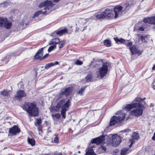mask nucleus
Instances as JSON below:
<instances>
[{
	"label": "nucleus",
	"instance_id": "obj_1",
	"mask_svg": "<svg viewBox=\"0 0 155 155\" xmlns=\"http://www.w3.org/2000/svg\"><path fill=\"white\" fill-rule=\"evenodd\" d=\"M52 1L47 0L40 3L38 5L40 8H42L41 10L36 12L34 15L33 18L38 16L41 14L47 15L52 11V8L54 5Z\"/></svg>",
	"mask_w": 155,
	"mask_h": 155
},
{
	"label": "nucleus",
	"instance_id": "obj_2",
	"mask_svg": "<svg viewBox=\"0 0 155 155\" xmlns=\"http://www.w3.org/2000/svg\"><path fill=\"white\" fill-rule=\"evenodd\" d=\"M22 107L27 112L30 116H37L39 114L38 108L37 107L35 103H25Z\"/></svg>",
	"mask_w": 155,
	"mask_h": 155
},
{
	"label": "nucleus",
	"instance_id": "obj_3",
	"mask_svg": "<svg viewBox=\"0 0 155 155\" xmlns=\"http://www.w3.org/2000/svg\"><path fill=\"white\" fill-rule=\"evenodd\" d=\"M71 105V101L69 99L65 103L64 100L62 99L60 100L57 103V107H58L59 109L61 108V112L63 118L64 119L65 118L66 112L68 110Z\"/></svg>",
	"mask_w": 155,
	"mask_h": 155
},
{
	"label": "nucleus",
	"instance_id": "obj_4",
	"mask_svg": "<svg viewBox=\"0 0 155 155\" xmlns=\"http://www.w3.org/2000/svg\"><path fill=\"white\" fill-rule=\"evenodd\" d=\"M117 116H113L110 119V126L114 125L116 123L121 124L122 121L124 120L125 114L121 111H119L117 112Z\"/></svg>",
	"mask_w": 155,
	"mask_h": 155
},
{
	"label": "nucleus",
	"instance_id": "obj_5",
	"mask_svg": "<svg viewBox=\"0 0 155 155\" xmlns=\"http://www.w3.org/2000/svg\"><path fill=\"white\" fill-rule=\"evenodd\" d=\"M145 97L142 99L141 97H136V117H139L143 114L144 104L145 102L144 101Z\"/></svg>",
	"mask_w": 155,
	"mask_h": 155
},
{
	"label": "nucleus",
	"instance_id": "obj_6",
	"mask_svg": "<svg viewBox=\"0 0 155 155\" xmlns=\"http://www.w3.org/2000/svg\"><path fill=\"white\" fill-rule=\"evenodd\" d=\"M108 137L109 138V137L107 136L102 135L93 139L91 140V142L89 144V147H92L93 149V148L95 147V146L94 145H92L94 143L97 145L102 143L104 140H105V138L107 139Z\"/></svg>",
	"mask_w": 155,
	"mask_h": 155
},
{
	"label": "nucleus",
	"instance_id": "obj_7",
	"mask_svg": "<svg viewBox=\"0 0 155 155\" xmlns=\"http://www.w3.org/2000/svg\"><path fill=\"white\" fill-rule=\"evenodd\" d=\"M107 64L104 63L101 68H99L98 71L97 72V77H100L101 78H103L107 74Z\"/></svg>",
	"mask_w": 155,
	"mask_h": 155
},
{
	"label": "nucleus",
	"instance_id": "obj_8",
	"mask_svg": "<svg viewBox=\"0 0 155 155\" xmlns=\"http://www.w3.org/2000/svg\"><path fill=\"white\" fill-rule=\"evenodd\" d=\"M12 26V23L6 18H0V27H4L6 29L10 28Z\"/></svg>",
	"mask_w": 155,
	"mask_h": 155
},
{
	"label": "nucleus",
	"instance_id": "obj_9",
	"mask_svg": "<svg viewBox=\"0 0 155 155\" xmlns=\"http://www.w3.org/2000/svg\"><path fill=\"white\" fill-rule=\"evenodd\" d=\"M124 7L121 6H116L114 8V12H115V18H116L121 15L122 13L124 11Z\"/></svg>",
	"mask_w": 155,
	"mask_h": 155
},
{
	"label": "nucleus",
	"instance_id": "obj_10",
	"mask_svg": "<svg viewBox=\"0 0 155 155\" xmlns=\"http://www.w3.org/2000/svg\"><path fill=\"white\" fill-rule=\"evenodd\" d=\"M112 145L114 147L118 145L121 142V137L117 134L114 135L112 136Z\"/></svg>",
	"mask_w": 155,
	"mask_h": 155
},
{
	"label": "nucleus",
	"instance_id": "obj_11",
	"mask_svg": "<svg viewBox=\"0 0 155 155\" xmlns=\"http://www.w3.org/2000/svg\"><path fill=\"white\" fill-rule=\"evenodd\" d=\"M26 96V93L22 90H19L16 92V94L15 96V98L16 100L20 101L23 97Z\"/></svg>",
	"mask_w": 155,
	"mask_h": 155
},
{
	"label": "nucleus",
	"instance_id": "obj_12",
	"mask_svg": "<svg viewBox=\"0 0 155 155\" xmlns=\"http://www.w3.org/2000/svg\"><path fill=\"white\" fill-rule=\"evenodd\" d=\"M20 132V129L18 126L16 125L14 126L12 128H10L9 131V133L12 135H16L17 133H19Z\"/></svg>",
	"mask_w": 155,
	"mask_h": 155
},
{
	"label": "nucleus",
	"instance_id": "obj_13",
	"mask_svg": "<svg viewBox=\"0 0 155 155\" xmlns=\"http://www.w3.org/2000/svg\"><path fill=\"white\" fill-rule=\"evenodd\" d=\"M102 13L104 16V18H108L113 17L114 15L111 11L108 9H106L105 11Z\"/></svg>",
	"mask_w": 155,
	"mask_h": 155
},
{
	"label": "nucleus",
	"instance_id": "obj_14",
	"mask_svg": "<svg viewBox=\"0 0 155 155\" xmlns=\"http://www.w3.org/2000/svg\"><path fill=\"white\" fill-rule=\"evenodd\" d=\"M73 90L71 87H68L64 89H62L61 91V94H64L66 96L69 95Z\"/></svg>",
	"mask_w": 155,
	"mask_h": 155
},
{
	"label": "nucleus",
	"instance_id": "obj_15",
	"mask_svg": "<svg viewBox=\"0 0 155 155\" xmlns=\"http://www.w3.org/2000/svg\"><path fill=\"white\" fill-rule=\"evenodd\" d=\"M134 100L132 104H128L126 105L124 109L127 111H129L132 108L136 107V102Z\"/></svg>",
	"mask_w": 155,
	"mask_h": 155
},
{
	"label": "nucleus",
	"instance_id": "obj_16",
	"mask_svg": "<svg viewBox=\"0 0 155 155\" xmlns=\"http://www.w3.org/2000/svg\"><path fill=\"white\" fill-rule=\"evenodd\" d=\"M44 48H41L38 50L36 53V55L35 56V59H38L41 58L43 54Z\"/></svg>",
	"mask_w": 155,
	"mask_h": 155
},
{
	"label": "nucleus",
	"instance_id": "obj_17",
	"mask_svg": "<svg viewBox=\"0 0 155 155\" xmlns=\"http://www.w3.org/2000/svg\"><path fill=\"white\" fill-rule=\"evenodd\" d=\"M148 35H141L139 38L138 42L140 43L147 42L148 40Z\"/></svg>",
	"mask_w": 155,
	"mask_h": 155
},
{
	"label": "nucleus",
	"instance_id": "obj_18",
	"mask_svg": "<svg viewBox=\"0 0 155 155\" xmlns=\"http://www.w3.org/2000/svg\"><path fill=\"white\" fill-rule=\"evenodd\" d=\"M85 155H97L92 147H88L86 150Z\"/></svg>",
	"mask_w": 155,
	"mask_h": 155
},
{
	"label": "nucleus",
	"instance_id": "obj_19",
	"mask_svg": "<svg viewBox=\"0 0 155 155\" xmlns=\"http://www.w3.org/2000/svg\"><path fill=\"white\" fill-rule=\"evenodd\" d=\"M58 134H57L55 133L53 135V137H54L53 139H52V142L53 143H57L59 142V139L58 137Z\"/></svg>",
	"mask_w": 155,
	"mask_h": 155
},
{
	"label": "nucleus",
	"instance_id": "obj_20",
	"mask_svg": "<svg viewBox=\"0 0 155 155\" xmlns=\"http://www.w3.org/2000/svg\"><path fill=\"white\" fill-rule=\"evenodd\" d=\"M68 31L67 29L65 28L64 29L58 31H55L54 33H55L57 35H62L63 34L67 32Z\"/></svg>",
	"mask_w": 155,
	"mask_h": 155
},
{
	"label": "nucleus",
	"instance_id": "obj_21",
	"mask_svg": "<svg viewBox=\"0 0 155 155\" xmlns=\"http://www.w3.org/2000/svg\"><path fill=\"white\" fill-rule=\"evenodd\" d=\"M130 152L129 149L128 148H124L121 151V155H125Z\"/></svg>",
	"mask_w": 155,
	"mask_h": 155
},
{
	"label": "nucleus",
	"instance_id": "obj_22",
	"mask_svg": "<svg viewBox=\"0 0 155 155\" xmlns=\"http://www.w3.org/2000/svg\"><path fill=\"white\" fill-rule=\"evenodd\" d=\"M59 39L57 38H54L50 41L49 44H58V43L59 42Z\"/></svg>",
	"mask_w": 155,
	"mask_h": 155
},
{
	"label": "nucleus",
	"instance_id": "obj_23",
	"mask_svg": "<svg viewBox=\"0 0 155 155\" xmlns=\"http://www.w3.org/2000/svg\"><path fill=\"white\" fill-rule=\"evenodd\" d=\"M143 21L145 23H148L150 24H151V17L144 18L143 19Z\"/></svg>",
	"mask_w": 155,
	"mask_h": 155
},
{
	"label": "nucleus",
	"instance_id": "obj_24",
	"mask_svg": "<svg viewBox=\"0 0 155 155\" xmlns=\"http://www.w3.org/2000/svg\"><path fill=\"white\" fill-rule=\"evenodd\" d=\"M130 50L132 55L136 53V45H133L132 47L130 48Z\"/></svg>",
	"mask_w": 155,
	"mask_h": 155
},
{
	"label": "nucleus",
	"instance_id": "obj_25",
	"mask_svg": "<svg viewBox=\"0 0 155 155\" xmlns=\"http://www.w3.org/2000/svg\"><path fill=\"white\" fill-rule=\"evenodd\" d=\"M65 44V41H59V42L58 43V47L59 49H61L64 46V45Z\"/></svg>",
	"mask_w": 155,
	"mask_h": 155
},
{
	"label": "nucleus",
	"instance_id": "obj_26",
	"mask_svg": "<svg viewBox=\"0 0 155 155\" xmlns=\"http://www.w3.org/2000/svg\"><path fill=\"white\" fill-rule=\"evenodd\" d=\"M28 143L32 146H34L35 144V140L33 139L28 138Z\"/></svg>",
	"mask_w": 155,
	"mask_h": 155
},
{
	"label": "nucleus",
	"instance_id": "obj_27",
	"mask_svg": "<svg viewBox=\"0 0 155 155\" xmlns=\"http://www.w3.org/2000/svg\"><path fill=\"white\" fill-rule=\"evenodd\" d=\"M104 44L107 47H110L111 45V42L109 40H106L104 41Z\"/></svg>",
	"mask_w": 155,
	"mask_h": 155
},
{
	"label": "nucleus",
	"instance_id": "obj_28",
	"mask_svg": "<svg viewBox=\"0 0 155 155\" xmlns=\"http://www.w3.org/2000/svg\"><path fill=\"white\" fill-rule=\"evenodd\" d=\"M96 18L98 19H103L104 18V16L103 15V13H101L99 14H97L95 15Z\"/></svg>",
	"mask_w": 155,
	"mask_h": 155
},
{
	"label": "nucleus",
	"instance_id": "obj_29",
	"mask_svg": "<svg viewBox=\"0 0 155 155\" xmlns=\"http://www.w3.org/2000/svg\"><path fill=\"white\" fill-rule=\"evenodd\" d=\"M59 108L57 107V105L52 107L51 108V110L52 111H55L56 112H59Z\"/></svg>",
	"mask_w": 155,
	"mask_h": 155
},
{
	"label": "nucleus",
	"instance_id": "obj_30",
	"mask_svg": "<svg viewBox=\"0 0 155 155\" xmlns=\"http://www.w3.org/2000/svg\"><path fill=\"white\" fill-rule=\"evenodd\" d=\"M54 66L53 63H50L46 64L45 67V69H47L49 68L50 67Z\"/></svg>",
	"mask_w": 155,
	"mask_h": 155
},
{
	"label": "nucleus",
	"instance_id": "obj_31",
	"mask_svg": "<svg viewBox=\"0 0 155 155\" xmlns=\"http://www.w3.org/2000/svg\"><path fill=\"white\" fill-rule=\"evenodd\" d=\"M87 81H91L92 80V75L91 74L88 75L86 77Z\"/></svg>",
	"mask_w": 155,
	"mask_h": 155
},
{
	"label": "nucleus",
	"instance_id": "obj_32",
	"mask_svg": "<svg viewBox=\"0 0 155 155\" xmlns=\"http://www.w3.org/2000/svg\"><path fill=\"white\" fill-rule=\"evenodd\" d=\"M86 87V86L82 88L79 91H78V93L80 95H82Z\"/></svg>",
	"mask_w": 155,
	"mask_h": 155
},
{
	"label": "nucleus",
	"instance_id": "obj_33",
	"mask_svg": "<svg viewBox=\"0 0 155 155\" xmlns=\"http://www.w3.org/2000/svg\"><path fill=\"white\" fill-rule=\"evenodd\" d=\"M53 118L55 117L56 119H59L61 117V114L59 113H57L55 114H52L51 115Z\"/></svg>",
	"mask_w": 155,
	"mask_h": 155
},
{
	"label": "nucleus",
	"instance_id": "obj_34",
	"mask_svg": "<svg viewBox=\"0 0 155 155\" xmlns=\"http://www.w3.org/2000/svg\"><path fill=\"white\" fill-rule=\"evenodd\" d=\"M0 93L1 94L4 96H6L8 95V92L6 90H4L3 91H1Z\"/></svg>",
	"mask_w": 155,
	"mask_h": 155
},
{
	"label": "nucleus",
	"instance_id": "obj_35",
	"mask_svg": "<svg viewBox=\"0 0 155 155\" xmlns=\"http://www.w3.org/2000/svg\"><path fill=\"white\" fill-rule=\"evenodd\" d=\"M143 51V50L140 51V50L136 48V54H137L138 56H140L142 54Z\"/></svg>",
	"mask_w": 155,
	"mask_h": 155
},
{
	"label": "nucleus",
	"instance_id": "obj_36",
	"mask_svg": "<svg viewBox=\"0 0 155 155\" xmlns=\"http://www.w3.org/2000/svg\"><path fill=\"white\" fill-rule=\"evenodd\" d=\"M83 64V62L79 60H77L75 62V64L77 65H81L82 64Z\"/></svg>",
	"mask_w": 155,
	"mask_h": 155
},
{
	"label": "nucleus",
	"instance_id": "obj_37",
	"mask_svg": "<svg viewBox=\"0 0 155 155\" xmlns=\"http://www.w3.org/2000/svg\"><path fill=\"white\" fill-rule=\"evenodd\" d=\"M56 46L55 45L50 46L48 49V51L49 52H51V51L53 50L54 49L56 48Z\"/></svg>",
	"mask_w": 155,
	"mask_h": 155
},
{
	"label": "nucleus",
	"instance_id": "obj_38",
	"mask_svg": "<svg viewBox=\"0 0 155 155\" xmlns=\"http://www.w3.org/2000/svg\"><path fill=\"white\" fill-rule=\"evenodd\" d=\"M130 5L129 4H126L125 5V7H124V11L126 10H128L130 8Z\"/></svg>",
	"mask_w": 155,
	"mask_h": 155
},
{
	"label": "nucleus",
	"instance_id": "obj_39",
	"mask_svg": "<svg viewBox=\"0 0 155 155\" xmlns=\"http://www.w3.org/2000/svg\"><path fill=\"white\" fill-rule=\"evenodd\" d=\"M130 116L134 115V116H136V110L134 109L133 110L130 111Z\"/></svg>",
	"mask_w": 155,
	"mask_h": 155
},
{
	"label": "nucleus",
	"instance_id": "obj_40",
	"mask_svg": "<svg viewBox=\"0 0 155 155\" xmlns=\"http://www.w3.org/2000/svg\"><path fill=\"white\" fill-rule=\"evenodd\" d=\"M135 140V138L134 137L132 139L130 140V144L129 146L130 147H131L133 143L134 142V140Z\"/></svg>",
	"mask_w": 155,
	"mask_h": 155
},
{
	"label": "nucleus",
	"instance_id": "obj_41",
	"mask_svg": "<svg viewBox=\"0 0 155 155\" xmlns=\"http://www.w3.org/2000/svg\"><path fill=\"white\" fill-rule=\"evenodd\" d=\"M104 150V151H105L107 150V148L105 146H101L99 148V150Z\"/></svg>",
	"mask_w": 155,
	"mask_h": 155
},
{
	"label": "nucleus",
	"instance_id": "obj_42",
	"mask_svg": "<svg viewBox=\"0 0 155 155\" xmlns=\"http://www.w3.org/2000/svg\"><path fill=\"white\" fill-rule=\"evenodd\" d=\"M37 121V124L38 125H41V119L40 118H38L36 120Z\"/></svg>",
	"mask_w": 155,
	"mask_h": 155
},
{
	"label": "nucleus",
	"instance_id": "obj_43",
	"mask_svg": "<svg viewBox=\"0 0 155 155\" xmlns=\"http://www.w3.org/2000/svg\"><path fill=\"white\" fill-rule=\"evenodd\" d=\"M151 24L155 25V16L151 17Z\"/></svg>",
	"mask_w": 155,
	"mask_h": 155
},
{
	"label": "nucleus",
	"instance_id": "obj_44",
	"mask_svg": "<svg viewBox=\"0 0 155 155\" xmlns=\"http://www.w3.org/2000/svg\"><path fill=\"white\" fill-rule=\"evenodd\" d=\"M38 131H41L39 132V134H40V132L42 133V128L41 125H38Z\"/></svg>",
	"mask_w": 155,
	"mask_h": 155
},
{
	"label": "nucleus",
	"instance_id": "obj_45",
	"mask_svg": "<svg viewBox=\"0 0 155 155\" xmlns=\"http://www.w3.org/2000/svg\"><path fill=\"white\" fill-rule=\"evenodd\" d=\"M3 5L5 6H7L8 5H9V3L7 1L3 3Z\"/></svg>",
	"mask_w": 155,
	"mask_h": 155
},
{
	"label": "nucleus",
	"instance_id": "obj_46",
	"mask_svg": "<svg viewBox=\"0 0 155 155\" xmlns=\"http://www.w3.org/2000/svg\"><path fill=\"white\" fill-rule=\"evenodd\" d=\"M114 39L117 43H118L119 42V39H118L117 38H114Z\"/></svg>",
	"mask_w": 155,
	"mask_h": 155
},
{
	"label": "nucleus",
	"instance_id": "obj_47",
	"mask_svg": "<svg viewBox=\"0 0 155 155\" xmlns=\"http://www.w3.org/2000/svg\"><path fill=\"white\" fill-rule=\"evenodd\" d=\"M139 30L141 31H143L144 30V28L143 27H141L139 28Z\"/></svg>",
	"mask_w": 155,
	"mask_h": 155
},
{
	"label": "nucleus",
	"instance_id": "obj_48",
	"mask_svg": "<svg viewBox=\"0 0 155 155\" xmlns=\"http://www.w3.org/2000/svg\"><path fill=\"white\" fill-rule=\"evenodd\" d=\"M125 42V40L122 39L120 38V39H119V42H121V43H124Z\"/></svg>",
	"mask_w": 155,
	"mask_h": 155
},
{
	"label": "nucleus",
	"instance_id": "obj_49",
	"mask_svg": "<svg viewBox=\"0 0 155 155\" xmlns=\"http://www.w3.org/2000/svg\"><path fill=\"white\" fill-rule=\"evenodd\" d=\"M132 45V43L131 42H130L127 44V46L130 47Z\"/></svg>",
	"mask_w": 155,
	"mask_h": 155
},
{
	"label": "nucleus",
	"instance_id": "obj_50",
	"mask_svg": "<svg viewBox=\"0 0 155 155\" xmlns=\"http://www.w3.org/2000/svg\"><path fill=\"white\" fill-rule=\"evenodd\" d=\"M140 138L139 136L138 135V133L136 132V140L139 139Z\"/></svg>",
	"mask_w": 155,
	"mask_h": 155
},
{
	"label": "nucleus",
	"instance_id": "obj_51",
	"mask_svg": "<svg viewBox=\"0 0 155 155\" xmlns=\"http://www.w3.org/2000/svg\"><path fill=\"white\" fill-rule=\"evenodd\" d=\"M48 55V54H46L43 57V58L44 59V58H45Z\"/></svg>",
	"mask_w": 155,
	"mask_h": 155
},
{
	"label": "nucleus",
	"instance_id": "obj_52",
	"mask_svg": "<svg viewBox=\"0 0 155 155\" xmlns=\"http://www.w3.org/2000/svg\"><path fill=\"white\" fill-rule=\"evenodd\" d=\"M152 139L153 140H155V136H153L152 138Z\"/></svg>",
	"mask_w": 155,
	"mask_h": 155
},
{
	"label": "nucleus",
	"instance_id": "obj_53",
	"mask_svg": "<svg viewBox=\"0 0 155 155\" xmlns=\"http://www.w3.org/2000/svg\"><path fill=\"white\" fill-rule=\"evenodd\" d=\"M53 64H54V65H55L58 64H59V62L58 61H56L54 63H53Z\"/></svg>",
	"mask_w": 155,
	"mask_h": 155
},
{
	"label": "nucleus",
	"instance_id": "obj_54",
	"mask_svg": "<svg viewBox=\"0 0 155 155\" xmlns=\"http://www.w3.org/2000/svg\"><path fill=\"white\" fill-rule=\"evenodd\" d=\"M152 69L153 70H155V64L153 66V68H152Z\"/></svg>",
	"mask_w": 155,
	"mask_h": 155
},
{
	"label": "nucleus",
	"instance_id": "obj_55",
	"mask_svg": "<svg viewBox=\"0 0 155 155\" xmlns=\"http://www.w3.org/2000/svg\"><path fill=\"white\" fill-rule=\"evenodd\" d=\"M125 132H126L127 131H130V129H128L127 130H124Z\"/></svg>",
	"mask_w": 155,
	"mask_h": 155
},
{
	"label": "nucleus",
	"instance_id": "obj_56",
	"mask_svg": "<svg viewBox=\"0 0 155 155\" xmlns=\"http://www.w3.org/2000/svg\"><path fill=\"white\" fill-rule=\"evenodd\" d=\"M149 148L148 147H146L145 148V150L146 151H147V149H148Z\"/></svg>",
	"mask_w": 155,
	"mask_h": 155
},
{
	"label": "nucleus",
	"instance_id": "obj_57",
	"mask_svg": "<svg viewBox=\"0 0 155 155\" xmlns=\"http://www.w3.org/2000/svg\"><path fill=\"white\" fill-rule=\"evenodd\" d=\"M55 155H62L61 153H57V154H55Z\"/></svg>",
	"mask_w": 155,
	"mask_h": 155
},
{
	"label": "nucleus",
	"instance_id": "obj_58",
	"mask_svg": "<svg viewBox=\"0 0 155 155\" xmlns=\"http://www.w3.org/2000/svg\"><path fill=\"white\" fill-rule=\"evenodd\" d=\"M153 88L155 90V85H153Z\"/></svg>",
	"mask_w": 155,
	"mask_h": 155
},
{
	"label": "nucleus",
	"instance_id": "obj_59",
	"mask_svg": "<svg viewBox=\"0 0 155 155\" xmlns=\"http://www.w3.org/2000/svg\"><path fill=\"white\" fill-rule=\"evenodd\" d=\"M153 104H150V107H153Z\"/></svg>",
	"mask_w": 155,
	"mask_h": 155
},
{
	"label": "nucleus",
	"instance_id": "obj_60",
	"mask_svg": "<svg viewBox=\"0 0 155 155\" xmlns=\"http://www.w3.org/2000/svg\"><path fill=\"white\" fill-rule=\"evenodd\" d=\"M153 136H155V132L154 133V134H153Z\"/></svg>",
	"mask_w": 155,
	"mask_h": 155
},
{
	"label": "nucleus",
	"instance_id": "obj_61",
	"mask_svg": "<svg viewBox=\"0 0 155 155\" xmlns=\"http://www.w3.org/2000/svg\"><path fill=\"white\" fill-rule=\"evenodd\" d=\"M78 153H80V151H78Z\"/></svg>",
	"mask_w": 155,
	"mask_h": 155
}]
</instances>
